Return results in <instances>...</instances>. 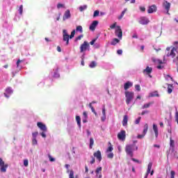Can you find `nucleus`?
Wrapping results in <instances>:
<instances>
[{"mask_svg": "<svg viewBox=\"0 0 178 178\" xmlns=\"http://www.w3.org/2000/svg\"><path fill=\"white\" fill-rule=\"evenodd\" d=\"M126 104L129 105L133 99H134V92L125 91Z\"/></svg>", "mask_w": 178, "mask_h": 178, "instance_id": "f257e3e1", "label": "nucleus"}, {"mask_svg": "<svg viewBox=\"0 0 178 178\" xmlns=\"http://www.w3.org/2000/svg\"><path fill=\"white\" fill-rule=\"evenodd\" d=\"M134 149V145H128L125 147V152L131 158H133L134 156V153H133Z\"/></svg>", "mask_w": 178, "mask_h": 178, "instance_id": "f03ea898", "label": "nucleus"}, {"mask_svg": "<svg viewBox=\"0 0 178 178\" xmlns=\"http://www.w3.org/2000/svg\"><path fill=\"white\" fill-rule=\"evenodd\" d=\"M9 165L8 163H5V161L2 159V158H0V171L2 173H6V169H8V167Z\"/></svg>", "mask_w": 178, "mask_h": 178, "instance_id": "7ed1b4c3", "label": "nucleus"}, {"mask_svg": "<svg viewBox=\"0 0 178 178\" xmlns=\"http://www.w3.org/2000/svg\"><path fill=\"white\" fill-rule=\"evenodd\" d=\"M90 48V44L87 41H84L82 44L80 46V52L83 54V52L87 51Z\"/></svg>", "mask_w": 178, "mask_h": 178, "instance_id": "20e7f679", "label": "nucleus"}, {"mask_svg": "<svg viewBox=\"0 0 178 178\" xmlns=\"http://www.w3.org/2000/svg\"><path fill=\"white\" fill-rule=\"evenodd\" d=\"M147 131H148V124H145L144 127H143V134L138 135L137 138H138V139L144 138V137H145V134H147Z\"/></svg>", "mask_w": 178, "mask_h": 178, "instance_id": "39448f33", "label": "nucleus"}, {"mask_svg": "<svg viewBox=\"0 0 178 178\" xmlns=\"http://www.w3.org/2000/svg\"><path fill=\"white\" fill-rule=\"evenodd\" d=\"M118 138L121 141H124L126 140V131L122 130L118 134Z\"/></svg>", "mask_w": 178, "mask_h": 178, "instance_id": "423d86ee", "label": "nucleus"}, {"mask_svg": "<svg viewBox=\"0 0 178 178\" xmlns=\"http://www.w3.org/2000/svg\"><path fill=\"white\" fill-rule=\"evenodd\" d=\"M138 23L140 24H142L143 26H145L149 23V19L147 18L146 17H140L138 21Z\"/></svg>", "mask_w": 178, "mask_h": 178, "instance_id": "0eeeda50", "label": "nucleus"}, {"mask_svg": "<svg viewBox=\"0 0 178 178\" xmlns=\"http://www.w3.org/2000/svg\"><path fill=\"white\" fill-rule=\"evenodd\" d=\"M115 35H117L120 40H122V37H123V31H122V28L119 26H118L115 29Z\"/></svg>", "mask_w": 178, "mask_h": 178, "instance_id": "6e6552de", "label": "nucleus"}, {"mask_svg": "<svg viewBox=\"0 0 178 178\" xmlns=\"http://www.w3.org/2000/svg\"><path fill=\"white\" fill-rule=\"evenodd\" d=\"M163 8L166 10L167 14L169 15V10H170V3L168 1L164 0L163 2Z\"/></svg>", "mask_w": 178, "mask_h": 178, "instance_id": "1a4fd4ad", "label": "nucleus"}, {"mask_svg": "<svg viewBox=\"0 0 178 178\" xmlns=\"http://www.w3.org/2000/svg\"><path fill=\"white\" fill-rule=\"evenodd\" d=\"M63 41L66 42V45H69V34H67V31L64 29L63 31Z\"/></svg>", "mask_w": 178, "mask_h": 178, "instance_id": "9d476101", "label": "nucleus"}, {"mask_svg": "<svg viewBox=\"0 0 178 178\" xmlns=\"http://www.w3.org/2000/svg\"><path fill=\"white\" fill-rule=\"evenodd\" d=\"M152 67H149V66H147V67H146V69H145V70H143V74H148L149 77H150V78L152 77V76H151V74H152Z\"/></svg>", "mask_w": 178, "mask_h": 178, "instance_id": "9b49d317", "label": "nucleus"}, {"mask_svg": "<svg viewBox=\"0 0 178 178\" xmlns=\"http://www.w3.org/2000/svg\"><path fill=\"white\" fill-rule=\"evenodd\" d=\"M157 8L155 4L149 6L148 9H147V13H154L156 12Z\"/></svg>", "mask_w": 178, "mask_h": 178, "instance_id": "f8f14e48", "label": "nucleus"}, {"mask_svg": "<svg viewBox=\"0 0 178 178\" xmlns=\"http://www.w3.org/2000/svg\"><path fill=\"white\" fill-rule=\"evenodd\" d=\"M93 155L95 158L99 161V162L102 161V155L101 154V151L98 150L97 152H95Z\"/></svg>", "mask_w": 178, "mask_h": 178, "instance_id": "ddd939ff", "label": "nucleus"}, {"mask_svg": "<svg viewBox=\"0 0 178 178\" xmlns=\"http://www.w3.org/2000/svg\"><path fill=\"white\" fill-rule=\"evenodd\" d=\"M71 17V15H70V10H67L65 13L63 17V20H67V19H70Z\"/></svg>", "mask_w": 178, "mask_h": 178, "instance_id": "4468645a", "label": "nucleus"}, {"mask_svg": "<svg viewBox=\"0 0 178 178\" xmlns=\"http://www.w3.org/2000/svg\"><path fill=\"white\" fill-rule=\"evenodd\" d=\"M37 126L42 131H47V126H45V124H42V122H38Z\"/></svg>", "mask_w": 178, "mask_h": 178, "instance_id": "2eb2a0df", "label": "nucleus"}, {"mask_svg": "<svg viewBox=\"0 0 178 178\" xmlns=\"http://www.w3.org/2000/svg\"><path fill=\"white\" fill-rule=\"evenodd\" d=\"M98 26V21H93L92 23L90 24L89 29L92 31H95V28Z\"/></svg>", "mask_w": 178, "mask_h": 178, "instance_id": "dca6fc26", "label": "nucleus"}, {"mask_svg": "<svg viewBox=\"0 0 178 178\" xmlns=\"http://www.w3.org/2000/svg\"><path fill=\"white\" fill-rule=\"evenodd\" d=\"M151 169H152V163H149L145 178H148V175L151 173Z\"/></svg>", "mask_w": 178, "mask_h": 178, "instance_id": "f3484780", "label": "nucleus"}, {"mask_svg": "<svg viewBox=\"0 0 178 178\" xmlns=\"http://www.w3.org/2000/svg\"><path fill=\"white\" fill-rule=\"evenodd\" d=\"M176 54H177V49L174 47L171 50L170 53L168 54V56H172V58H175V56H176Z\"/></svg>", "mask_w": 178, "mask_h": 178, "instance_id": "a211bd4d", "label": "nucleus"}, {"mask_svg": "<svg viewBox=\"0 0 178 178\" xmlns=\"http://www.w3.org/2000/svg\"><path fill=\"white\" fill-rule=\"evenodd\" d=\"M130 87H133V83L130 81H127L124 84V90H125V91H127Z\"/></svg>", "mask_w": 178, "mask_h": 178, "instance_id": "6ab92c4d", "label": "nucleus"}, {"mask_svg": "<svg viewBox=\"0 0 178 178\" xmlns=\"http://www.w3.org/2000/svg\"><path fill=\"white\" fill-rule=\"evenodd\" d=\"M127 122H129V116L127 115H124L122 120V126L126 127L127 126Z\"/></svg>", "mask_w": 178, "mask_h": 178, "instance_id": "aec40b11", "label": "nucleus"}, {"mask_svg": "<svg viewBox=\"0 0 178 178\" xmlns=\"http://www.w3.org/2000/svg\"><path fill=\"white\" fill-rule=\"evenodd\" d=\"M153 130L154 131V134H155V137H158V134H159V132H158V126H156V124H153Z\"/></svg>", "mask_w": 178, "mask_h": 178, "instance_id": "412c9836", "label": "nucleus"}, {"mask_svg": "<svg viewBox=\"0 0 178 178\" xmlns=\"http://www.w3.org/2000/svg\"><path fill=\"white\" fill-rule=\"evenodd\" d=\"M154 102H151L147 104H145L143 106H142V109H147V108H149L150 106V105H153Z\"/></svg>", "mask_w": 178, "mask_h": 178, "instance_id": "4be33fe9", "label": "nucleus"}, {"mask_svg": "<svg viewBox=\"0 0 178 178\" xmlns=\"http://www.w3.org/2000/svg\"><path fill=\"white\" fill-rule=\"evenodd\" d=\"M76 120L79 127H81V119L80 118V116L76 115Z\"/></svg>", "mask_w": 178, "mask_h": 178, "instance_id": "5701e85b", "label": "nucleus"}, {"mask_svg": "<svg viewBox=\"0 0 178 178\" xmlns=\"http://www.w3.org/2000/svg\"><path fill=\"white\" fill-rule=\"evenodd\" d=\"M102 172V167H98L96 170V177H98V175Z\"/></svg>", "mask_w": 178, "mask_h": 178, "instance_id": "b1692460", "label": "nucleus"}, {"mask_svg": "<svg viewBox=\"0 0 178 178\" xmlns=\"http://www.w3.org/2000/svg\"><path fill=\"white\" fill-rule=\"evenodd\" d=\"M67 173L69 174V178H74V171L73 170H67Z\"/></svg>", "mask_w": 178, "mask_h": 178, "instance_id": "393cba45", "label": "nucleus"}, {"mask_svg": "<svg viewBox=\"0 0 178 178\" xmlns=\"http://www.w3.org/2000/svg\"><path fill=\"white\" fill-rule=\"evenodd\" d=\"M126 12H127V8L124 9L121 15L118 17V20H122V19H123V16H124V13H126Z\"/></svg>", "mask_w": 178, "mask_h": 178, "instance_id": "a878e982", "label": "nucleus"}, {"mask_svg": "<svg viewBox=\"0 0 178 178\" xmlns=\"http://www.w3.org/2000/svg\"><path fill=\"white\" fill-rule=\"evenodd\" d=\"M172 91H173V85L168 84V92L169 94H172Z\"/></svg>", "mask_w": 178, "mask_h": 178, "instance_id": "bb28decb", "label": "nucleus"}, {"mask_svg": "<svg viewBox=\"0 0 178 178\" xmlns=\"http://www.w3.org/2000/svg\"><path fill=\"white\" fill-rule=\"evenodd\" d=\"M119 42H120V40L118 38H114L113 39L112 42H111V44L112 45H116V44H119Z\"/></svg>", "mask_w": 178, "mask_h": 178, "instance_id": "cd10ccee", "label": "nucleus"}, {"mask_svg": "<svg viewBox=\"0 0 178 178\" xmlns=\"http://www.w3.org/2000/svg\"><path fill=\"white\" fill-rule=\"evenodd\" d=\"M6 94H9V95L13 94V90H12V88L8 87L6 89Z\"/></svg>", "mask_w": 178, "mask_h": 178, "instance_id": "c85d7f7f", "label": "nucleus"}, {"mask_svg": "<svg viewBox=\"0 0 178 178\" xmlns=\"http://www.w3.org/2000/svg\"><path fill=\"white\" fill-rule=\"evenodd\" d=\"M92 145H94V138H90V145H89V148H90V149H92Z\"/></svg>", "mask_w": 178, "mask_h": 178, "instance_id": "c756f323", "label": "nucleus"}, {"mask_svg": "<svg viewBox=\"0 0 178 178\" xmlns=\"http://www.w3.org/2000/svg\"><path fill=\"white\" fill-rule=\"evenodd\" d=\"M108 144L110 145V146L106 149V152H112V151H113V147H112V145L110 142L108 143Z\"/></svg>", "mask_w": 178, "mask_h": 178, "instance_id": "7c9ffc66", "label": "nucleus"}, {"mask_svg": "<svg viewBox=\"0 0 178 178\" xmlns=\"http://www.w3.org/2000/svg\"><path fill=\"white\" fill-rule=\"evenodd\" d=\"M102 115L104 119H106V110L105 109V106L102 108Z\"/></svg>", "mask_w": 178, "mask_h": 178, "instance_id": "2f4dec72", "label": "nucleus"}, {"mask_svg": "<svg viewBox=\"0 0 178 178\" xmlns=\"http://www.w3.org/2000/svg\"><path fill=\"white\" fill-rule=\"evenodd\" d=\"M150 97H159V94H158V91H154L150 93Z\"/></svg>", "mask_w": 178, "mask_h": 178, "instance_id": "473e14b6", "label": "nucleus"}, {"mask_svg": "<svg viewBox=\"0 0 178 178\" xmlns=\"http://www.w3.org/2000/svg\"><path fill=\"white\" fill-rule=\"evenodd\" d=\"M97 66V63L95 61H92L90 64L89 65V67L92 69L95 67Z\"/></svg>", "mask_w": 178, "mask_h": 178, "instance_id": "72a5a7b5", "label": "nucleus"}, {"mask_svg": "<svg viewBox=\"0 0 178 178\" xmlns=\"http://www.w3.org/2000/svg\"><path fill=\"white\" fill-rule=\"evenodd\" d=\"M89 107L90 108L92 112L97 115V112L95 111V109L94 108V106H92V104H91V103L89 104Z\"/></svg>", "mask_w": 178, "mask_h": 178, "instance_id": "f704fd0d", "label": "nucleus"}, {"mask_svg": "<svg viewBox=\"0 0 178 178\" xmlns=\"http://www.w3.org/2000/svg\"><path fill=\"white\" fill-rule=\"evenodd\" d=\"M76 31H79L80 33H83V26H76Z\"/></svg>", "mask_w": 178, "mask_h": 178, "instance_id": "c9c22d12", "label": "nucleus"}, {"mask_svg": "<svg viewBox=\"0 0 178 178\" xmlns=\"http://www.w3.org/2000/svg\"><path fill=\"white\" fill-rule=\"evenodd\" d=\"M86 9H87V6H83L79 7L80 12H83V10H86Z\"/></svg>", "mask_w": 178, "mask_h": 178, "instance_id": "e433bc0d", "label": "nucleus"}, {"mask_svg": "<svg viewBox=\"0 0 178 178\" xmlns=\"http://www.w3.org/2000/svg\"><path fill=\"white\" fill-rule=\"evenodd\" d=\"M83 37H84L83 35H79L78 37H76V38H75V41H79L80 40H81V39L83 38Z\"/></svg>", "mask_w": 178, "mask_h": 178, "instance_id": "4c0bfd02", "label": "nucleus"}, {"mask_svg": "<svg viewBox=\"0 0 178 178\" xmlns=\"http://www.w3.org/2000/svg\"><path fill=\"white\" fill-rule=\"evenodd\" d=\"M48 158H49L50 162H55V159L53 158V156H51L50 154L48 155Z\"/></svg>", "mask_w": 178, "mask_h": 178, "instance_id": "58836bf2", "label": "nucleus"}, {"mask_svg": "<svg viewBox=\"0 0 178 178\" xmlns=\"http://www.w3.org/2000/svg\"><path fill=\"white\" fill-rule=\"evenodd\" d=\"M97 16H99V11L95 10L93 14V17H97Z\"/></svg>", "mask_w": 178, "mask_h": 178, "instance_id": "ea45409f", "label": "nucleus"}, {"mask_svg": "<svg viewBox=\"0 0 178 178\" xmlns=\"http://www.w3.org/2000/svg\"><path fill=\"white\" fill-rule=\"evenodd\" d=\"M19 12L20 15H23V5H21L19 8Z\"/></svg>", "mask_w": 178, "mask_h": 178, "instance_id": "a19ab883", "label": "nucleus"}, {"mask_svg": "<svg viewBox=\"0 0 178 178\" xmlns=\"http://www.w3.org/2000/svg\"><path fill=\"white\" fill-rule=\"evenodd\" d=\"M32 144H33V145H37V144H38L37 138L32 139Z\"/></svg>", "mask_w": 178, "mask_h": 178, "instance_id": "79ce46f5", "label": "nucleus"}, {"mask_svg": "<svg viewBox=\"0 0 178 178\" xmlns=\"http://www.w3.org/2000/svg\"><path fill=\"white\" fill-rule=\"evenodd\" d=\"M24 165L27 168V166H29V160L25 159L24 160Z\"/></svg>", "mask_w": 178, "mask_h": 178, "instance_id": "37998d69", "label": "nucleus"}, {"mask_svg": "<svg viewBox=\"0 0 178 178\" xmlns=\"http://www.w3.org/2000/svg\"><path fill=\"white\" fill-rule=\"evenodd\" d=\"M175 175H176V172L174 170H172L170 172V178H175Z\"/></svg>", "mask_w": 178, "mask_h": 178, "instance_id": "c03bdc74", "label": "nucleus"}, {"mask_svg": "<svg viewBox=\"0 0 178 178\" xmlns=\"http://www.w3.org/2000/svg\"><path fill=\"white\" fill-rule=\"evenodd\" d=\"M37 136H38V132H33V134H32V137H33V138H37Z\"/></svg>", "mask_w": 178, "mask_h": 178, "instance_id": "a18cd8bd", "label": "nucleus"}, {"mask_svg": "<svg viewBox=\"0 0 178 178\" xmlns=\"http://www.w3.org/2000/svg\"><path fill=\"white\" fill-rule=\"evenodd\" d=\"M135 88L136 91H141V88L140 87V85H135Z\"/></svg>", "mask_w": 178, "mask_h": 178, "instance_id": "49530a36", "label": "nucleus"}, {"mask_svg": "<svg viewBox=\"0 0 178 178\" xmlns=\"http://www.w3.org/2000/svg\"><path fill=\"white\" fill-rule=\"evenodd\" d=\"M57 8H58V9H60V8H65V6L60 3H58L57 4Z\"/></svg>", "mask_w": 178, "mask_h": 178, "instance_id": "de8ad7c7", "label": "nucleus"}, {"mask_svg": "<svg viewBox=\"0 0 178 178\" xmlns=\"http://www.w3.org/2000/svg\"><path fill=\"white\" fill-rule=\"evenodd\" d=\"M140 120H141V117H139L136 120L135 124H138L140 123Z\"/></svg>", "mask_w": 178, "mask_h": 178, "instance_id": "09e8293b", "label": "nucleus"}, {"mask_svg": "<svg viewBox=\"0 0 178 178\" xmlns=\"http://www.w3.org/2000/svg\"><path fill=\"white\" fill-rule=\"evenodd\" d=\"M107 158L112 159L113 158V153H109L107 156Z\"/></svg>", "mask_w": 178, "mask_h": 178, "instance_id": "8fccbe9b", "label": "nucleus"}, {"mask_svg": "<svg viewBox=\"0 0 178 178\" xmlns=\"http://www.w3.org/2000/svg\"><path fill=\"white\" fill-rule=\"evenodd\" d=\"M131 161H133L134 162H136V163H141V161H139L138 159H136L134 158H132Z\"/></svg>", "mask_w": 178, "mask_h": 178, "instance_id": "3c124183", "label": "nucleus"}, {"mask_svg": "<svg viewBox=\"0 0 178 178\" xmlns=\"http://www.w3.org/2000/svg\"><path fill=\"white\" fill-rule=\"evenodd\" d=\"M116 27V22L110 26V29H113Z\"/></svg>", "mask_w": 178, "mask_h": 178, "instance_id": "603ef678", "label": "nucleus"}, {"mask_svg": "<svg viewBox=\"0 0 178 178\" xmlns=\"http://www.w3.org/2000/svg\"><path fill=\"white\" fill-rule=\"evenodd\" d=\"M170 144L171 147H175V140H170Z\"/></svg>", "mask_w": 178, "mask_h": 178, "instance_id": "864d4df0", "label": "nucleus"}, {"mask_svg": "<svg viewBox=\"0 0 178 178\" xmlns=\"http://www.w3.org/2000/svg\"><path fill=\"white\" fill-rule=\"evenodd\" d=\"M95 41H97V38L93 39L90 42V45H94L95 44Z\"/></svg>", "mask_w": 178, "mask_h": 178, "instance_id": "5fc2aeb1", "label": "nucleus"}, {"mask_svg": "<svg viewBox=\"0 0 178 178\" xmlns=\"http://www.w3.org/2000/svg\"><path fill=\"white\" fill-rule=\"evenodd\" d=\"M83 115L85 119H87L88 118V115L87 114V112L84 111L83 113Z\"/></svg>", "mask_w": 178, "mask_h": 178, "instance_id": "6e6d98bb", "label": "nucleus"}, {"mask_svg": "<svg viewBox=\"0 0 178 178\" xmlns=\"http://www.w3.org/2000/svg\"><path fill=\"white\" fill-rule=\"evenodd\" d=\"M175 120L177 123L178 124V112L177 111L175 113Z\"/></svg>", "mask_w": 178, "mask_h": 178, "instance_id": "4d7b16f0", "label": "nucleus"}, {"mask_svg": "<svg viewBox=\"0 0 178 178\" xmlns=\"http://www.w3.org/2000/svg\"><path fill=\"white\" fill-rule=\"evenodd\" d=\"M117 54L118 55H122V54H123V51L122 49H119L117 51Z\"/></svg>", "mask_w": 178, "mask_h": 178, "instance_id": "13d9d810", "label": "nucleus"}, {"mask_svg": "<svg viewBox=\"0 0 178 178\" xmlns=\"http://www.w3.org/2000/svg\"><path fill=\"white\" fill-rule=\"evenodd\" d=\"M91 165L95 163V159L92 156V161H90Z\"/></svg>", "mask_w": 178, "mask_h": 178, "instance_id": "bf43d9fd", "label": "nucleus"}, {"mask_svg": "<svg viewBox=\"0 0 178 178\" xmlns=\"http://www.w3.org/2000/svg\"><path fill=\"white\" fill-rule=\"evenodd\" d=\"M174 46H175V48H176L177 49V48H178V42L177 41L174 42Z\"/></svg>", "mask_w": 178, "mask_h": 178, "instance_id": "052dcab7", "label": "nucleus"}, {"mask_svg": "<svg viewBox=\"0 0 178 178\" xmlns=\"http://www.w3.org/2000/svg\"><path fill=\"white\" fill-rule=\"evenodd\" d=\"M140 10H141V12H145V7L140 6Z\"/></svg>", "mask_w": 178, "mask_h": 178, "instance_id": "680f3d73", "label": "nucleus"}, {"mask_svg": "<svg viewBox=\"0 0 178 178\" xmlns=\"http://www.w3.org/2000/svg\"><path fill=\"white\" fill-rule=\"evenodd\" d=\"M20 63H22V60L20 59H18V60L17 61V67H19V65L20 64Z\"/></svg>", "mask_w": 178, "mask_h": 178, "instance_id": "e2e57ef3", "label": "nucleus"}, {"mask_svg": "<svg viewBox=\"0 0 178 178\" xmlns=\"http://www.w3.org/2000/svg\"><path fill=\"white\" fill-rule=\"evenodd\" d=\"M40 134H41L42 137H43V138H45L47 137V135L44 132H42Z\"/></svg>", "mask_w": 178, "mask_h": 178, "instance_id": "0e129e2a", "label": "nucleus"}, {"mask_svg": "<svg viewBox=\"0 0 178 178\" xmlns=\"http://www.w3.org/2000/svg\"><path fill=\"white\" fill-rule=\"evenodd\" d=\"M174 62H176L177 65L178 64V56L174 59Z\"/></svg>", "mask_w": 178, "mask_h": 178, "instance_id": "69168bd1", "label": "nucleus"}, {"mask_svg": "<svg viewBox=\"0 0 178 178\" xmlns=\"http://www.w3.org/2000/svg\"><path fill=\"white\" fill-rule=\"evenodd\" d=\"M149 113L148 111H143V112L141 113V115H145V113Z\"/></svg>", "mask_w": 178, "mask_h": 178, "instance_id": "338daca9", "label": "nucleus"}, {"mask_svg": "<svg viewBox=\"0 0 178 178\" xmlns=\"http://www.w3.org/2000/svg\"><path fill=\"white\" fill-rule=\"evenodd\" d=\"M157 69H159V70L163 69V65H158Z\"/></svg>", "mask_w": 178, "mask_h": 178, "instance_id": "774afa93", "label": "nucleus"}]
</instances>
